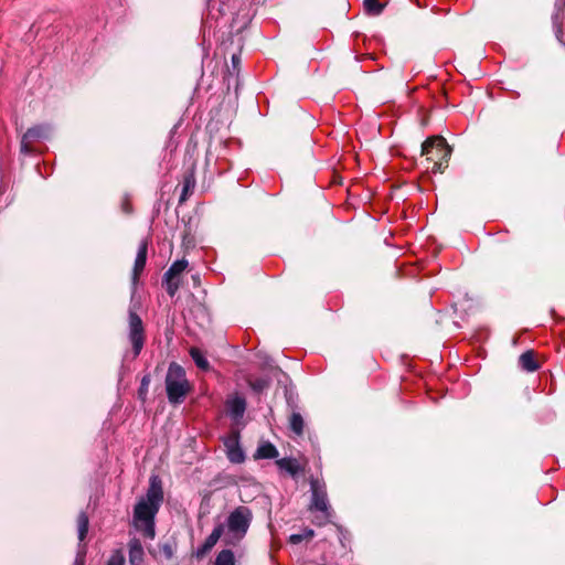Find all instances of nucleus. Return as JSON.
Masks as SVG:
<instances>
[{
  "instance_id": "1",
  "label": "nucleus",
  "mask_w": 565,
  "mask_h": 565,
  "mask_svg": "<svg viewBox=\"0 0 565 565\" xmlns=\"http://www.w3.org/2000/svg\"><path fill=\"white\" fill-rule=\"evenodd\" d=\"M163 501L161 481L158 477L150 479V486L145 497L140 498L134 509V526L141 531L146 537L153 539L154 518Z\"/></svg>"
},
{
  "instance_id": "2",
  "label": "nucleus",
  "mask_w": 565,
  "mask_h": 565,
  "mask_svg": "<svg viewBox=\"0 0 565 565\" xmlns=\"http://www.w3.org/2000/svg\"><path fill=\"white\" fill-rule=\"evenodd\" d=\"M253 521V512L246 505H238L227 515L225 523L217 524L224 526V543L236 546L246 536Z\"/></svg>"
},
{
  "instance_id": "3",
  "label": "nucleus",
  "mask_w": 565,
  "mask_h": 565,
  "mask_svg": "<svg viewBox=\"0 0 565 565\" xmlns=\"http://www.w3.org/2000/svg\"><path fill=\"white\" fill-rule=\"evenodd\" d=\"M166 390L168 399L172 404L182 403L190 390L189 382L185 377V371L178 363L173 362L169 365L166 376Z\"/></svg>"
},
{
  "instance_id": "4",
  "label": "nucleus",
  "mask_w": 565,
  "mask_h": 565,
  "mask_svg": "<svg viewBox=\"0 0 565 565\" xmlns=\"http://www.w3.org/2000/svg\"><path fill=\"white\" fill-rule=\"evenodd\" d=\"M311 501L309 505L310 511L321 512L320 516L316 518L315 523L319 526L326 525L330 522L332 510L328 500L327 487L322 480L318 478L310 479Z\"/></svg>"
},
{
  "instance_id": "5",
  "label": "nucleus",
  "mask_w": 565,
  "mask_h": 565,
  "mask_svg": "<svg viewBox=\"0 0 565 565\" xmlns=\"http://www.w3.org/2000/svg\"><path fill=\"white\" fill-rule=\"evenodd\" d=\"M422 152L427 157V160L433 161V172H441L444 163H447L451 149L446 140L441 137L427 139L422 146Z\"/></svg>"
},
{
  "instance_id": "6",
  "label": "nucleus",
  "mask_w": 565,
  "mask_h": 565,
  "mask_svg": "<svg viewBox=\"0 0 565 565\" xmlns=\"http://www.w3.org/2000/svg\"><path fill=\"white\" fill-rule=\"evenodd\" d=\"M128 339L136 358L140 354L145 344V328L141 318L131 309L128 317Z\"/></svg>"
},
{
  "instance_id": "7",
  "label": "nucleus",
  "mask_w": 565,
  "mask_h": 565,
  "mask_svg": "<svg viewBox=\"0 0 565 565\" xmlns=\"http://www.w3.org/2000/svg\"><path fill=\"white\" fill-rule=\"evenodd\" d=\"M52 134V127L49 124H40L29 128L21 139L20 150L23 154L32 152L31 143L36 140L47 139Z\"/></svg>"
},
{
  "instance_id": "8",
  "label": "nucleus",
  "mask_w": 565,
  "mask_h": 565,
  "mask_svg": "<svg viewBox=\"0 0 565 565\" xmlns=\"http://www.w3.org/2000/svg\"><path fill=\"white\" fill-rule=\"evenodd\" d=\"M227 415L234 420L238 422L243 418L246 411V399L241 395H232L226 399Z\"/></svg>"
},
{
  "instance_id": "9",
  "label": "nucleus",
  "mask_w": 565,
  "mask_h": 565,
  "mask_svg": "<svg viewBox=\"0 0 565 565\" xmlns=\"http://www.w3.org/2000/svg\"><path fill=\"white\" fill-rule=\"evenodd\" d=\"M552 19L556 38L563 45H565V31L563 30V20L565 19V0L555 1V11Z\"/></svg>"
},
{
  "instance_id": "10",
  "label": "nucleus",
  "mask_w": 565,
  "mask_h": 565,
  "mask_svg": "<svg viewBox=\"0 0 565 565\" xmlns=\"http://www.w3.org/2000/svg\"><path fill=\"white\" fill-rule=\"evenodd\" d=\"M224 445L226 447V455L231 462L233 463H242L245 460V455L242 448L239 447L238 436L228 437Z\"/></svg>"
},
{
  "instance_id": "11",
  "label": "nucleus",
  "mask_w": 565,
  "mask_h": 565,
  "mask_svg": "<svg viewBox=\"0 0 565 565\" xmlns=\"http://www.w3.org/2000/svg\"><path fill=\"white\" fill-rule=\"evenodd\" d=\"M147 250H148V244L146 241H142L138 247V252H137L135 264H134L132 277H131L134 285L137 284V281L139 279V275L142 273V270L146 266Z\"/></svg>"
},
{
  "instance_id": "12",
  "label": "nucleus",
  "mask_w": 565,
  "mask_h": 565,
  "mask_svg": "<svg viewBox=\"0 0 565 565\" xmlns=\"http://www.w3.org/2000/svg\"><path fill=\"white\" fill-rule=\"evenodd\" d=\"M223 533H224V526L216 525L212 530L211 534L205 539L202 546L198 550V553H196L198 556H203L209 551H211L221 537L224 539Z\"/></svg>"
},
{
  "instance_id": "13",
  "label": "nucleus",
  "mask_w": 565,
  "mask_h": 565,
  "mask_svg": "<svg viewBox=\"0 0 565 565\" xmlns=\"http://www.w3.org/2000/svg\"><path fill=\"white\" fill-rule=\"evenodd\" d=\"M129 548V564L130 565H142L145 551L141 542L138 539H131L128 543Z\"/></svg>"
},
{
  "instance_id": "14",
  "label": "nucleus",
  "mask_w": 565,
  "mask_h": 565,
  "mask_svg": "<svg viewBox=\"0 0 565 565\" xmlns=\"http://www.w3.org/2000/svg\"><path fill=\"white\" fill-rule=\"evenodd\" d=\"M279 452L277 448L269 441L262 443L255 454L257 459H276Z\"/></svg>"
},
{
  "instance_id": "15",
  "label": "nucleus",
  "mask_w": 565,
  "mask_h": 565,
  "mask_svg": "<svg viewBox=\"0 0 565 565\" xmlns=\"http://www.w3.org/2000/svg\"><path fill=\"white\" fill-rule=\"evenodd\" d=\"M276 465L279 469L288 472L290 476L295 477L300 471V466L298 461L294 458H281L276 460Z\"/></svg>"
},
{
  "instance_id": "16",
  "label": "nucleus",
  "mask_w": 565,
  "mask_h": 565,
  "mask_svg": "<svg viewBox=\"0 0 565 565\" xmlns=\"http://www.w3.org/2000/svg\"><path fill=\"white\" fill-rule=\"evenodd\" d=\"M519 364L522 370L526 372H534L539 369V364L534 359V354L532 351H526L522 353L519 358Z\"/></svg>"
},
{
  "instance_id": "17",
  "label": "nucleus",
  "mask_w": 565,
  "mask_h": 565,
  "mask_svg": "<svg viewBox=\"0 0 565 565\" xmlns=\"http://www.w3.org/2000/svg\"><path fill=\"white\" fill-rule=\"evenodd\" d=\"M188 267V260L186 259H178L171 264L169 269L164 273V278H177L180 274H182Z\"/></svg>"
},
{
  "instance_id": "18",
  "label": "nucleus",
  "mask_w": 565,
  "mask_h": 565,
  "mask_svg": "<svg viewBox=\"0 0 565 565\" xmlns=\"http://www.w3.org/2000/svg\"><path fill=\"white\" fill-rule=\"evenodd\" d=\"M195 188V178L193 172H189L184 175L182 193L180 195V202L188 199V195L193 192Z\"/></svg>"
},
{
  "instance_id": "19",
  "label": "nucleus",
  "mask_w": 565,
  "mask_h": 565,
  "mask_svg": "<svg viewBox=\"0 0 565 565\" xmlns=\"http://www.w3.org/2000/svg\"><path fill=\"white\" fill-rule=\"evenodd\" d=\"M190 355L192 360L194 361L195 365L203 371H207L210 369V363L207 359L204 356V354L201 352L198 348H191L190 349Z\"/></svg>"
},
{
  "instance_id": "20",
  "label": "nucleus",
  "mask_w": 565,
  "mask_h": 565,
  "mask_svg": "<svg viewBox=\"0 0 565 565\" xmlns=\"http://www.w3.org/2000/svg\"><path fill=\"white\" fill-rule=\"evenodd\" d=\"M289 426L292 433L297 436H301L303 433L305 422L299 413H292L289 419Z\"/></svg>"
},
{
  "instance_id": "21",
  "label": "nucleus",
  "mask_w": 565,
  "mask_h": 565,
  "mask_svg": "<svg viewBox=\"0 0 565 565\" xmlns=\"http://www.w3.org/2000/svg\"><path fill=\"white\" fill-rule=\"evenodd\" d=\"M88 516L85 512H81L77 518V532H78V540L82 543L88 532Z\"/></svg>"
},
{
  "instance_id": "22",
  "label": "nucleus",
  "mask_w": 565,
  "mask_h": 565,
  "mask_svg": "<svg viewBox=\"0 0 565 565\" xmlns=\"http://www.w3.org/2000/svg\"><path fill=\"white\" fill-rule=\"evenodd\" d=\"M215 565H235V556L231 550H222L215 558Z\"/></svg>"
},
{
  "instance_id": "23",
  "label": "nucleus",
  "mask_w": 565,
  "mask_h": 565,
  "mask_svg": "<svg viewBox=\"0 0 565 565\" xmlns=\"http://www.w3.org/2000/svg\"><path fill=\"white\" fill-rule=\"evenodd\" d=\"M363 4L365 11L372 15H379L384 9V4L379 0H364Z\"/></svg>"
},
{
  "instance_id": "24",
  "label": "nucleus",
  "mask_w": 565,
  "mask_h": 565,
  "mask_svg": "<svg viewBox=\"0 0 565 565\" xmlns=\"http://www.w3.org/2000/svg\"><path fill=\"white\" fill-rule=\"evenodd\" d=\"M248 385L255 393H262L269 386V380L266 377L252 379L248 380Z\"/></svg>"
},
{
  "instance_id": "25",
  "label": "nucleus",
  "mask_w": 565,
  "mask_h": 565,
  "mask_svg": "<svg viewBox=\"0 0 565 565\" xmlns=\"http://www.w3.org/2000/svg\"><path fill=\"white\" fill-rule=\"evenodd\" d=\"M315 531L311 529H305L301 533L291 534L289 537V542L292 544H299L305 540H310L313 537Z\"/></svg>"
},
{
  "instance_id": "26",
  "label": "nucleus",
  "mask_w": 565,
  "mask_h": 565,
  "mask_svg": "<svg viewBox=\"0 0 565 565\" xmlns=\"http://www.w3.org/2000/svg\"><path fill=\"white\" fill-rule=\"evenodd\" d=\"M106 565H125V555L121 550H115Z\"/></svg>"
},
{
  "instance_id": "27",
  "label": "nucleus",
  "mask_w": 565,
  "mask_h": 565,
  "mask_svg": "<svg viewBox=\"0 0 565 565\" xmlns=\"http://www.w3.org/2000/svg\"><path fill=\"white\" fill-rule=\"evenodd\" d=\"M163 285L166 287V291L168 292V295L170 297H173L177 291L179 290V281L175 280L174 278H170V279H166L163 277Z\"/></svg>"
},
{
  "instance_id": "28",
  "label": "nucleus",
  "mask_w": 565,
  "mask_h": 565,
  "mask_svg": "<svg viewBox=\"0 0 565 565\" xmlns=\"http://www.w3.org/2000/svg\"><path fill=\"white\" fill-rule=\"evenodd\" d=\"M85 558H86V545L79 543L78 550L76 553V557L74 561V565H85Z\"/></svg>"
},
{
  "instance_id": "29",
  "label": "nucleus",
  "mask_w": 565,
  "mask_h": 565,
  "mask_svg": "<svg viewBox=\"0 0 565 565\" xmlns=\"http://www.w3.org/2000/svg\"><path fill=\"white\" fill-rule=\"evenodd\" d=\"M149 383H150L149 375H145L141 380L140 387L138 390V395L141 399H145L147 396Z\"/></svg>"
},
{
  "instance_id": "30",
  "label": "nucleus",
  "mask_w": 565,
  "mask_h": 565,
  "mask_svg": "<svg viewBox=\"0 0 565 565\" xmlns=\"http://www.w3.org/2000/svg\"><path fill=\"white\" fill-rule=\"evenodd\" d=\"M160 551L167 559H171L173 557L174 551H173V547L171 546V544H169V543L162 544L160 546Z\"/></svg>"
},
{
  "instance_id": "31",
  "label": "nucleus",
  "mask_w": 565,
  "mask_h": 565,
  "mask_svg": "<svg viewBox=\"0 0 565 565\" xmlns=\"http://www.w3.org/2000/svg\"><path fill=\"white\" fill-rule=\"evenodd\" d=\"M239 62H241L239 56H238V55H236V54H233V56H232V64H233V67H234V68H235V67H237V65L239 64Z\"/></svg>"
},
{
  "instance_id": "32",
  "label": "nucleus",
  "mask_w": 565,
  "mask_h": 565,
  "mask_svg": "<svg viewBox=\"0 0 565 565\" xmlns=\"http://www.w3.org/2000/svg\"><path fill=\"white\" fill-rule=\"evenodd\" d=\"M122 207H124V211H125L126 213H129V212H130V209H129L128 203H125V204L122 205Z\"/></svg>"
}]
</instances>
